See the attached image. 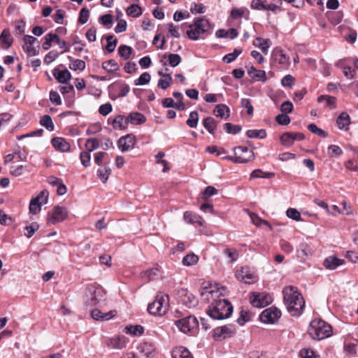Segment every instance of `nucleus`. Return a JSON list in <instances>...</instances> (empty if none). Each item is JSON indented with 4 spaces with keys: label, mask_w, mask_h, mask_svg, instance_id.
Masks as SVG:
<instances>
[{
    "label": "nucleus",
    "mask_w": 358,
    "mask_h": 358,
    "mask_svg": "<svg viewBox=\"0 0 358 358\" xmlns=\"http://www.w3.org/2000/svg\"><path fill=\"white\" fill-rule=\"evenodd\" d=\"M222 290L219 288L203 287L201 289V296L204 301L210 302L206 313L213 320H221L228 318L233 312V306L226 299L223 298Z\"/></svg>",
    "instance_id": "obj_1"
},
{
    "label": "nucleus",
    "mask_w": 358,
    "mask_h": 358,
    "mask_svg": "<svg viewBox=\"0 0 358 358\" xmlns=\"http://www.w3.org/2000/svg\"><path fill=\"white\" fill-rule=\"evenodd\" d=\"M287 311L294 317L300 316L305 307V300L297 287L287 286L282 291Z\"/></svg>",
    "instance_id": "obj_2"
},
{
    "label": "nucleus",
    "mask_w": 358,
    "mask_h": 358,
    "mask_svg": "<svg viewBox=\"0 0 358 358\" xmlns=\"http://www.w3.org/2000/svg\"><path fill=\"white\" fill-rule=\"evenodd\" d=\"M187 36L192 41L203 39L206 36L210 35L213 26L209 20L203 17L194 18L192 24L188 25Z\"/></svg>",
    "instance_id": "obj_3"
},
{
    "label": "nucleus",
    "mask_w": 358,
    "mask_h": 358,
    "mask_svg": "<svg viewBox=\"0 0 358 358\" xmlns=\"http://www.w3.org/2000/svg\"><path fill=\"white\" fill-rule=\"evenodd\" d=\"M308 334L312 338L320 341L331 336L332 327L321 319L314 320L310 323Z\"/></svg>",
    "instance_id": "obj_4"
},
{
    "label": "nucleus",
    "mask_w": 358,
    "mask_h": 358,
    "mask_svg": "<svg viewBox=\"0 0 358 358\" xmlns=\"http://www.w3.org/2000/svg\"><path fill=\"white\" fill-rule=\"evenodd\" d=\"M169 303V296L164 293H159L156 299L149 303L148 306V311L153 315H162L166 311Z\"/></svg>",
    "instance_id": "obj_5"
},
{
    "label": "nucleus",
    "mask_w": 358,
    "mask_h": 358,
    "mask_svg": "<svg viewBox=\"0 0 358 358\" xmlns=\"http://www.w3.org/2000/svg\"><path fill=\"white\" fill-rule=\"evenodd\" d=\"M234 157L224 156V159H227L234 163L243 164L255 159V154L252 150H250L247 147L237 146L234 149Z\"/></svg>",
    "instance_id": "obj_6"
},
{
    "label": "nucleus",
    "mask_w": 358,
    "mask_h": 358,
    "mask_svg": "<svg viewBox=\"0 0 358 358\" xmlns=\"http://www.w3.org/2000/svg\"><path fill=\"white\" fill-rule=\"evenodd\" d=\"M103 294L101 287L94 285H88L85 292V303L88 306H94L101 300Z\"/></svg>",
    "instance_id": "obj_7"
},
{
    "label": "nucleus",
    "mask_w": 358,
    "mask_h": 358,
    "mask_svg": "<svg viewBox=\"0 0 358 358\" xmlns=\"http://www.w3.org/2000/svg\"><path fill=\"white\" fill-rule=\"evenodd\" d=\"M110 97L112 99L126 96L130 91V87L126 83L118 81L108 86Z\"/></svg>",
    "instance_id": "obj_8"
},
{
    "label": "nucleus",
    "mask_w": 358,
    "mask_h": 358,
    "mask_svg": "<svg viewBox=\"0 0 358 358\" xmlns=\"http://www.w3.org/2000/svg\"><path fill=\"white\" fill-rule=\"evenodd\" d=\"M250 301L252 306L256 308H264L273 301L272 296L265 292H251L250 294Z\"/></svg>",
    "instance_id": "obj_9"
},
{
    "label": "nucleus",
    "mask_w": 358,
    "mask_h": 358,
    "mask_svg": "<svg viewBox=\"0 0 358 358\" xmlns=\"http://www.w3.org/2000/svg\"><path fill=\"white\" fill-rule=\"evenodd\" d=\"M68 216L67 209L64 206H55L48 214V222L55 224L64 221Z\"/></svg>",
    "instance_id": "obj_10"
},
{
    "label": "nucleus",
    "mask_w": 358,
    "mask_h": 358,
    "mask_svg": "<svg viewBox=\"0 0 358 358\" xmlns=\"http://www.w3.org/2000/svg\"><path fill=\"white\" fill-rule=\"evenodd\" d=\"M281 316V311L276 307L271 306L264 310L259 315V320L265 324H273Z\"/></svg>",
    "instance_id": "obj_11"
},
{
    "label": "nucleus",
    "mask_w": 358,
    "mask_h": 358,
    "mask_svg": "<svg viewBox=\"0 0 358 358\" xmlns=\"http://www.w3.org/2000/svg\"><path fill=\"white\" fill-rule=\"evenodd\" d=\"M179 330L185 334L191 332L198 326V321L194 316L188 315L176 322Z\"/></svg>",
    "instance_id": "obj_12"
},
{
    "label": "nucleus",
    "mask_w": 358,
    "mask_h": 358,
    "mask_svg": "<svg viewBox=\"0 0 358 358\" xmlns=\"http://www.w3.org/2000/svg\"><path fill=\"white\" fill-rule=\"evenodd\" d=\"M178 295L180 302L187 308H194L199 303L197 298L187 289H180Z\"/></svg>",
    "instance_id": "obj_13"
},
{
    "label": "nucleus",
    "mask_w": 358,
    "mask_h": 358,
    "mask_svg": "<svg viewBox=\"0 0 358 358\" xmlns=\"http://www.w3.org/2000/svg\"><path fill=\"white\" fill-rule=\"evenodd\" d=\"M235 331L236 328L234 325L227 324L214 329L213 336L215 340H223L231 337Z\"/></svg>",
    "instance_id": "obj_14"
},
{
    "label": "nucleus",
    "mask_w": 358,
    "mask_h": 358,
    "mask_svg": "<svg viewBox=\"0 0 358 358\" xmlns=\"http://www.w3.org/2000/svg\"><path fill=\"white\" fill-rule=\"evenodd\" d=\"M237 279L245 284H252L257 280V276L248 266H243L236 272Z\"/></svg>",
    "instance_id": "obj_15"
},
{
    "label": "nucleus",
    "mask_w": 358,
    "mask_h": 358,
    "mask_svg": "<svg viewBox=\"0 0 358 358\" xmlns=\"http://www.w3.org/2000/svg\"><path fill=\"white\" fill-rule=\"evenodd\" d=\"M271 64H280L281 67L287 68L290 64L289 58L282 50L275 49L271 53Z\"/></svg>",
    "instance_id": "obj_16"
},
{
    "label": "nucleus",
    "mask_w": 358,
    "mask_h": 358,
    "mask_svg": "<svg viewBox=\"0 0 358 358\" xmlns=\"http://www.w3.org/2000/svg\"><path fill=\"white\" fill-rule=\"evenodd\" d=\"M136 144V137L132 134L122 136L117 141V147L122 152L132 149Z\"/></svg>",
    "instance_id": "obj_17"
},
{
    "label": "nucleus",
    "mask_w": 358,
    "mask_h": 358,
    "mask_svg": "<svg viewBox=\"0 0 358 358\" xmlns=\"http://www.w3.org/2000/svg\"><path fill=\"white\" fill-rule=\"evenodd\" d=\"M37 41V39L32 36L25 35L23 37L24 44L22 48L24 51L29 56H35L38 55V50L36 49L34 44Z\"/></svg>",
    "instance_id": "obj_18"
},
{
    "label": "nucleus",
    "mask_w": 358,
    "mask_h": 358,
    "mask_svg": "<svg viewBox=\"0 0 358 358\" xmlns=\"http://www.w3.org/2000/svg\"><path fill=\"white\" fill-rule=\"evenodd\" d=\"M52 147L57 151L62 152H69L71 148L69 143L64 138L54 137L51 140Z\"/></svg>",
    "instance_id": "obj_19"
},
{
    "label": "nucleus",
    "mask_w": 358,
    "mask_h": 358,
    "mask_svg": "<svg viewBox=\"0 0 358 358\" xmlns=\"http://www.w3.org/2000/svg\"><path fill=\"white\" fill-rule=\"evenodd\" d=\"M248 69V74L249 76L255 81H262L265 83L267 80L266 72L262 70H257L255 67L250 65L246 66Z\"/></svg>",
    "instance_id": "obj_20"
},
{
    "label": "nucleus",
    "mask_w": 358,
    "mask_h": 358,
    "mask_svg": "<svg viewBox=\"0 0 358 358\" xmlns=\"http://www.w3.org/2000/svg\"><path fill=\"white\" fill-rule=\"evenodd\" d=\"M345 263L344 259L338 258L335 255L327 257L324 261V266L326 268L329 270H334L338 266L343 265Z\"/></svg>",
    "instance_id": "obj_21"
},
{
    "label": "nucleus",
    "mask_w": 358,
    "mask_h": 358,
    "mask_svg": "<svg viewBox=\"0 0 358 358\" xmlns=\"http://www.w3.org/2000/svg\"><path fill=\"white\" fill-rule=\"evenodd\" d=\"M126 339L122 336H117L110 338L107 343L108 347L112 349H122L126 346Z\"/></svg>",
    "instance_id": "obj_22"
},
{
    "label": "nucleus",
    "mask_w": 358,
    "mask_h": 358,
    "mask_svg": "<svg viewBox=\"0 0 358 358\" xmlns=\"http://www.w3.org/2000/svg\"><path fill=\"white\" fill-rule=\"evenodd\" d=\"M350 117L345 113H341L337 117L336 124L339 129L343 131H348L350 124Z\"/></svg>",
    "instance_id": "obj_23"
},
{
    "label": "nucleus",
    "mask_w": 358,
    "mask_h": 358,
    "mask_svg": "<svg viewBox=\"0 0 358 358\" xmlns=\"http://www.w3.org/2000/svg\"><path fill=\"white\" fill-rule=\"evenodd\" d=\"M184 220L188 224H197L199 226L203 225V218L198 214L191 211H186L183 215Z\"/></svg>",
    "instance_id": "obj_24"
},
{
    "label": "nucleus",
    "mask_w": 358,
    "mask_h": 358,
    "mask_svg": "<svg viewBox=\"0 0 358 358\" xmlns=\"http://www.w3.org/2000/svg\"><path fill=\"white\" fill-rule=\"evenodd\" d=\"M115 311H109L107 313H102L99 309H94L91 311V316L95 320H109L115 316Z\"/></svg>",
    "instance_id": "obj_25"
},
{
    "label": "nucleus",
    "mask_w": 358,
    "mask_h": 358,
    "mask_svg": "<svg viewBox=\"0 0 358 358\" xmlns=\"http://www.w3.org/2000/svg\"><path fill=\"white\" fill-rule=\"evenodd\" d=\"M53 76L59 83L63 84L67 83L71 78V74L67 69H55L53 71Z\"/></svg>",
    "instance_id": "obj_26"
},
{
    "label": "nucleus",
    "mask_w": 358,
    "mask_h": 358,
    "mask_svg": "<svg viewBox=\"0 0 358 358\" xmlns=\"http://www.w3.org/2000/svg\"><path fill=\"white\" fill-rule=\"evenodd\" d=\"M253 45L260 48L264 54L267 55L268 49L271 45V41L268 38L264 39L261 37H257L253 41Z\"/></svg>",
    "instance_id": "obj_27"
},
{
    "label": "nucleus",
    "mask_w": 358,
    "mask_h": 358,
    "mask_svg": "<svg viewBox=\"0 0 358 358\" xmlns=\"http://www.w3.org/2000/svg\"><path fill=\"white\" fill-rule=\"evenodd\" d=\"M171 358H193L192 355L188 349L183 346H178L173 349Z\"/></svg>",
    "instance_id": "obj_28"
},
{
    "label": "nucleus",
    "mask_w": 358,
    "mask_h": 358,
    "mask_svg": "<svg viewBox=\"0 0 358 358\" xmlns=\"http://www.w3.org/2000/svg\"><path fill=\"white\" fill-rule=\"evenodd\" d=\"M127 120L128 123L138 125L144 123L146 121V117L141 113L133 112L129 114L127 117Z\"/></svg>",
    "instance_id": "obj_29"
},
{
    "label": "nucleus",
    "mask_w": 358,
    "mask_h": 358,
    "mask_svg": "<svg viewBox=\"0 0 358 358\" xmlns=\"http://www.w3.org/2000/svg\"><path fill=\"white\" fill-rule=\"evenodd\" d=\"M160 274V270L157 267L143 271L141 273V278L145 281H151L156 279Z\"/></svg>",
    "instance_id": "obj_30"
},
{
    "label": "nucleus",
    "mask_w": 358,
    "mask_h": 358,
    "mask_svg": "<svg viewBox=\"0 0 358 358\" xmlns=\"http://www.w3.org/2000/svg\"><path fill=\"white\" fill-rule=\"evenodd\" d=\"M111 124L115 129L125 130L127 128L128 122L127 117L119 115L113 120Z\"/></svg>",
    "instance_id": "obj_31"
},
{
    "label": "nucleus",
    "mask_w": 358,
    "mask_h": 358,
    "mask_svg": "<svg viewBox=\"0 0 358 358\" xmlns=\"http://www.w3.org/2000/svg\"><path fill=\"white\" fill-rule=\"evenodd\" d=\"M296 253L301 261H304L311 253L310 246L306 242L301 243L296 250Z\"/></svg>",
    "instance_id": "obj_32"
},
{
    "label": "nucleus",
    "mask_w": 358,
    "mask_h": 358,
    "mask_svg": "<svg viewBox=\"0 0 358 358\" xmlns=\"http://www.w3.org/2000/svg\"><path fill=\"white\" fill-rule=\"evenodd\" d=\"M203 125L210 134L215 135L217 130V122L213 117H207L203 119Z\"/></svg>",
    "instance_id": "obj_33"
},
{
    "label": "nucleus",
    "mask_w": 358,
    "mask_h": 358,
    "mask_svg": "<svg viewBox=\"0 0 358 358\" xmlns=\"http://www.w3.org/2000/svg\"><path fill=\"white\" fill-rule=\"evenodd\" d=\"M214 113L217 117L227 119L229 117L230 110L227 105L218 104L214 110Z\"/></svg>",
    "instance_id": "obj_34"
},
{
    "label": "nucleus",
    "mask_w": 358,
    "mask_h": 358,
    "mask_svg": "<svg viewBox=\"0 0 358 358\" xmlns=\"http://www.w3.org/2000/svg\"><path fill=\"white\" fill-rule=\"evenodd\" d=\"M0 43L6 49L11 46L13 39L10 37L9 29H5L3 30L0 35Z\"/></svg>",
    "instance_id": "obj_35"
},
{
    "label": "nucleus",
    "mask_w": 358,
    "mask_h": 358,
    "mask_svg": "<svg viewBox=\"0 0 358 358\" xmlns=\"http://www.w3.org/2000/svg\"><path fill=\"white\" fill-rule=\"evenodd\" d=\"M102 68L110 73H113L119 70V65L115 59H109L102 63Z\"/></svg>",
    "instance_id": "obj_36"
},
{
    "label": "nucleus",
    "mask_w": 358,
    "mask_h": 358,
    "mask_svg": "<svg viewBox=\"0 0 358 358\" xmlns=\"http://www.w3.org/2000/svg\"><path fill=\"white\" fill-rule=\"evenodd\" d=\"M318 103L324 102V106L331 107L332 108H336V99L334 96L329 95H321L317 98Z\"/></svg>",
    "instance_id": "obj_37"
},
{
    "label": "nucleus",
    "mask_w": 358,
    "mask_h": 358,
    "mask_svg": "<svg viewBox=\"0 0 358 358\" xmlns=\"http://www.w3.org/2000/svg\"><path fill=\"white\" fill-rule=\"evenodd\" d=\"M246 136L250 138L264 139L266 137V132L265 129H249Z\"/></svg>",
    "instance_id": "obj_38"
},
{
    "label": "nucleus",
    "mask_w": 358,
    "mask_h": 358,
    "mask_svg": "<svg viewBox=\"0 0 358 358\" xmlns=\"http://www.w3.org/2000/svg\"><path fill=\"white\" fill-rule=\"evenodd\" d=\"M126 13L132 17H138L142 15L143 10L138 5L131 4L126 9Z\"/></svg>",
    "instance_id": "obj_39"
},
{
    "label": "nucleus",
    "mask_w": 358,
    "mask_h": 358,
    "mask_svg": "<svg viewBox=\"0 0 358 358\" xmlns=\"http://www.w3.org/2000/svg\"><path fill=\"white\" fill-rule=\"evenodd\" d=\"M111 173V169L107 166H101L97 170V175L103 182H106Z\"/></svg>",
    "instance_id": "obj_40"
},
{
    "label": "nucleus",
    "mask_w": 358,
    "mask_h": 358,
    "mask_svg": "<svg viewBox=\"0 0 358 358\" xmlns=\"http://www.w3.org/2000/svg\"><path fill=\"white\" fill-rule=\"evenodd\" d=\"M140 352L146 357L152 356L155 351L154 345L149 343H143L138 347Z\"/></svg>",
    "instance_id": "obj_41"
},
{
    "label": "nucleus",
    "mask_w": 358,
    "mask_h": 358,
    "mask_svg": "<svg viewBox=\"0 0 358 358\" xmlns=\"http://www.w3.org/2000/svg\"><path fill=\"white\" fill-rule=\"evenodd\" d=\"M275 174L272 172H264L261 169L254 170L251 174V178H271L274 177Z\"/></svg>",
    "instance_id": "obj_42"
},
{
    "label": "nucleus",
    "mask_w": 358,
    "mask_h": 358,
    "mask_svg": "<svg viewBox=\"0 0 358 358\" xmlns=\"http://www.w3.org/2000/svg\"><path fill=\"white\" fill-rule=\"evenodd\" d=\"M199 261V257L194 253L186 255L182 259V264L186 266L195 265Z\"/></svg>",
    "instance_id": "obj_43"
},
{
    "label": "nucleus",
    "mask_w": 358,
    "mask_h": 358,
    "mask_svg": "<svg viewBox=\"0 0 358 358\" xmlns=\"http://www.w3.org/2000/svg\"><path fill=\"white\" fill-rule=\"evenodd\" d=\"M40 124L50 131H53L55 129L53 122L49 115H45L41 117Z\"/></svg>",
    "instance_id": "obj_44"
},
{
    "label": "nucleus",
    "mask_w": 358,
    "mask_h": 358,
    "mask_svg": "<svg viewBox=\"0 0 358 358\" xmlns=\"http://www.w3.org/2000/svg\"><path fill=\"white\" fill-rule=\"evenodd\" d=\"M280 142L285 147H290L294 142L292 132H285L280 136Z\"/></svg>",
    "instance_id": "obj_45"
},
{
    "label": "nucleus",
    "mask_w": 358,
    "mask_h": 358,
    "mask_svg": "<svg viewBox=\"0 0 358 358\" xmlns=\"http://www.w3.org/2000/svg\"><path fill=\"white\" fill-rule=\"evenodd\" d=\"M117 52L120 57L127 60L129 59L131 55L132 48L130 46L126 45H121L119 46Z\"/></svg>",
    "instance_id": "obj_46"
},
{
    "label": "nucleus",
    "mask_w": 358,
    "mask_h": 358,
    "mask_svg": "<svg viewBox=\"0 0 358 358\" xmlns=\"http://www.w3.org/2000/svg\"><path fill=\"white\" fill-rule=\"evenodd\" d=\"M126 333L132 336H141L143 334L144 328L141 325L129 326L125 328Z\"/></svg>",
    "instance_id": "obj_47"
},
{
    "label": "nucleus",
    "mask_w": 358,
    "mask_h": 358,
    "mask_svg": "<svg viewBox=\"0 0 358 358\" xmlns=\"http://www.w3.org/2000/svg\"><path fill=\"white\" fill-rule=\"evenodd\" d=\"M105 38L107 41V45L106 46L107 51L110 53L114 52L117 43V40L114 38L113 35H107L105 36Z\"/></svg>",
    "instance_id": "obj_48"
},
{
    "label": "nucleus",
    "mask_w": 358,
    "mask_h": 358,
    "mask_svg": "<svg viewBox=\"0 0 358 358\" xmlns=\"http://www.w3.org/2000/svg\"><path fill=\"white\" fill-rule=\"evenodd\" d=\"M242 52L241 49L236 48L233 52L229 53L223 57V62L230 64L234 62Z\"/></svg>",
    "instance_id": "obj_49"
},
{
    "label": "nucleus",
    "mask_w": 358,
    "mask_h": 358,
    "mask_svg": "<svg viewBox=\"0 0 358 358\" xmlns=\"http://www.w3.org/2000/svg\"><path fill=\"white\" fill-rule=\"evenodd\" d=\"M151 80V76L148 72L143 73L138 79L134 80V85H145L150 83Z\"/></svg>",
    "instance_id": "obj_50"
},
{
    "label": "nucleus",
    "mask_w": 358,
    "mask_h": 358,
    "mask_svg": "<svg viewBox=\"0 0 358 358\" xmlns=\"http://www.w3.org/2000/svg\"><path fill=\"white\" fill-rule=\"evenodd\" d=\"M328 155L329 157H338L343 154L342 149L336 145H330L328 148Z\"/></svg>",
    "instance_id": "obj_51"
},
{
    "label": "nucleus",
    "mask_w": 358,
    "mask_h": 358,
    "mask_svg": "<svg viewBox=\"0 0 358 358\" xmlns=\"http://www.w3.org/2000/svg\"><path fill=\"white\" fill-rule=\"evenodd\" d=\"M199 114L197 111H192L186 123L190 128H196L198 124Z\"/></svg>",
    "instance_id": "obj_52"
},
{
    "label": "nucleus",
    "mask_w": 358,
    "mask_h": 358,
    "mask_svg": "<svg viewBox=\"0 0 358 358\" xmlns=\"http://www.w3.org/2000/svg\"><path fill=\"white\" fill-rule=\"evenodd\" d=\"M273 3L270 4H265L264 10H270L275 13H278L281 10L280 9V0H273Z\"/></svg>",
    "instance_id": "obj_53"
},
{
    "label": "nucleus",
    "mask_w": 358,
    "mask_h": 358,
    "mask_svg": "<svg viewBox=\"0 0 358 358\" xmlns=\"http://www.w3.org/2000/svg\"><path fill=\"white\" fill-rule=\"evenodd\" d=\"M301 358H320V355L311 349H302L299 352Z\"/></svg>",
    "instance_id": "obj_54"
},
{
    "label": "nucleus",
    "mask_w": 358,
    "mask_h": 358,
    "mask_svg": "<svg viewBox=\"0 0 358 358\" xmlns=\"http://www.w3.org/2000/svg\"><path fill=\"white\" fill-rule=\"evenodd\" d=\"M224 130L228 134H237L241 131V127L238 124H233L227 122L224 125Z\"/></svg>",
    "instance_id": "obj_55"
},
{
    "label": "nucleus",
    "mask_w": 358,
    "mask_h": 358,
    "mask_svg": "<svg viewBox=\"0 0 358 358\" xmlns=\"http://www.w3.org/2000/svg\"><path fill=\"white\" fill-rule=\"evenodd\" d=\"M100 147L99 141L96 138H88L86 141L85 148L87 152H92Z\"/></svg>",
    "instance_id": "obj_56"
},
{
    "label": "nucleus",
    "mask_w": 358,
    "mask_h": 358,
    "mask_svg": "<svg viewBox=\"0 0 358 358\" xmlns=\"http://www.w3.org/2000/svg\"><path fill=\"white\" fill-rule=\"evenodd\" d=\"M308 129L310 132L320 137L326 138L328 136L327 133L324 130L317 127V125L315 124H308Z\"/></svg>",
    "instance_id": "obj_57"
},
{
    "label": "nucleus",
    "mask_w": 358,
    "mask_h": 358,
    "mask_svg": "<svg viewBox=\"0 0 358 358\" xmlns=\"http://www.w3.org/2000/svg\"><path fill=\"white\" fill-rule=\"evenodd\" d=\"M173 82V78L170 74H166L165 79H159L158 80L157 86L159 88L166 90L169 87Z\"/></svg>",
    "instance_id": "obj_58"
},
{
    "label": "nucleus",
    "mask_w": 358,
    "mask_h": 358,
    "mask_svg": "<svg viewBox=\"0 0 358 358\" xmlns=\"http://www.w3.org/2000/svg\"><path fill=\"white\" fill-rule=\"evenodd\" d=\"M80 159L84 167H89L91 165V155L90 152L84 151L80 154Z\"/></svg>",
    "instance_id": "obj_59"
},
{
    "label": "nucleus",
    "mask_w": 358,
    "mask_h": 358,
    "mask_svg": "<svg viewBox=\"0 0 358 358\" xmlns=\"http://www.w3.org/2000/svg\"><path fill=\"white\" fill-rule=\"evenodd\" d=\"M85 62L83 60L76 59L69 64V69L73 71H83L85 69Z\"/></svg>",
    "instance_id": "obj_60"
},
{
    "label": "nucleus",
    "mask_w": 358,
    "mask_h": 358,
    "mask_svg": "<svg viewBox=\"0 0 358 358\" xmlns=\"http://www.w3.org/2000/svg\"><path fill=\"white\" fill-rule=\"evenodd\" d=\"M223 253L230 259L231 262H236L238 258V252L236 249L226 248L224 250Z\"/></svg>",
    "instance_id": "obj_61"
},
{
    "label": "nucleus",
    "mask_w": 358,
    "mask_h": 358,
    "mask_svg": "<svg viewBox=\"0 0 358 358\" xmlns=\"http://www.w3.org/2000/svg\"><path fill=\"white\" fill-rule=\"evenodd\" d=\"M41 203L37 201L34 198L30 201L29 203V211L34 214H38L41 210Z\"/></svg>",
    "instance_id": "obj_62"
},
{
    "label": "nucleus",
    "mask_w": 358,
    "mask_h": 358,
    "mask_svg": "<svg viewBox=\"0 0 358 358\" xmlns=\"http://www.w3.org/2000/svg\"><path fill=\"white\" fill-rule=\"evenodd\" d=\"M287 216L295 221L301 220V216L300 212L296 208H289L286 211Z\"/></svg>",
    "instance_id": "obj_63"
},
{
    "label": "nucleus",
    "mask_w": 358,
    "mask_h": 358,
    "mask_svg": "<svg viewBox=\"0 0 358 358\" xmlns=\"http://www.w3.org/2000/svg\"><path fill=\"white\" fill-rule=\"evenodd\" d=\"M345 166L347 169L351 171L358 172V157L348 159L345 163Z\"/></svg>",
    "instance_id": "obj_64"
}]
</instances>
